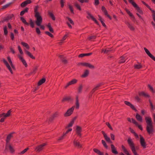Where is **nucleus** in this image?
Returning <instances> with one entry per match:
<instances>
[{
	"instance_id": "17",
	"label": "nucleus",
	"mask_w": 155,
	"mask_h": 155,
	"mask_svg": "<svg viewBox=\"0 0 155 155\" xmlns=\"http://www.w3.org/2000/svg\"><path fill=\"white\" fill-rule=\"evenodd\" d=\"M132 123L135 124V125L137 126L138 128L140 130H143V128L142 126L141 125H139L138 124V123L136 121V120L133 118L132 119Z\"/></svg>"
},
{
	"instance_id": "33",
	"label": "nucleus",
	"mask_w": 155,
	"mask_h": 155,
	"mask_svg": "<svg viewBox=\"0 0 155 155\" xmlns=\"http://www.w3.org/2000/svg\"><path fill=\"white\" fill-rule=\"evenodd\" d=\"M46 81V79L45 78H43L41 80H40L38 83V85L40 86L43 83H44Z\"/></svg>"
},
{
	"instance_id": "15",
	"label": "nucleus",
	"mask_w": 155,
	"mask_h": 155,
	"mask_svg": "<svg viewBox=\"0 0 155 155\" xmlns=\"http://www.w3.org/2000/svg\"><path fill=\"white\" fill-rule=\"evenodd\" d=\"M18 58H19L20 60L22 62L23 64L24 65L25 67H27L28 66V65L27 63L26 62L25 60L23 58L21 55H18Z\"/></svg>"
},
{
	"instance_id": "32",
	"label": "nucleus",
	"mask_w": 155,
	"mask_h": 155,
	"mask_svg": "<svg viewBox=\"0 0 155 155\" xmlns=\"http://www.w3.org/2000/svg\"><path fill=\"white\" fill-rule=\"evenodd\" d=\"M42 20L41 22H40L38 24L36 23V20L35 21V23L36 24V25L40 27V28L43 30H44L45 29V27L43 25H41V24L42 23Z\"/></svg>"
},
{
	"instance_id": "37",
	"label": "nucleus",
	"mask_w": 155,
	"mask_h": 155,
	"mask_svg": "<svg viewBox=\"0 0 155 155\" xmlns=\"http://www.w3.org/2000/svg\"><path fill=\"white\" fill-rule=\"evenodd\" d=\"M48 14L53 20H55V18L52 12H48Z\"/></svg>"
},
{
	"instance_id": "4",
	"label": "nucleus",
	"mask_w": 155,
	"mask_h": 155,
	"mask_svg": "<svg viewBox=\"0 0 155 155\" xmlns=\"http://www.w3.org/2000/svg\"><path fill=\"white\" fill-rule=\"evenodd\" d=\"M11 112V110H10L8 111L7 113L6 114L3 113L2 114H0V117H3L1 118L0 122L1 123L3 122L6 117H8L10 115Z\"/></svg>"
},
{
	"instance_id": "26",
	"label": "nucleus",
	"mask_w": 155,
	"mask_h": 155,
	"mask_svg": "<svg viewBox=\"0 0 155 155\" xmlns=\"http://www.w3.org/2000/svg\"><path fill=\"white\" fill-rule=\"evenodd\" d=\"M93 151L99 155H104L103 152H101L99 150L97 149L94 148L93 149Z\"/></svg>"
},
{
	"instance_id": "56",
	"label": "nucleus",
	"mask_w": 155,
	"mask_h": 155,
	"mask_svg": "<svg viewBox=\"0 0 155 155\" xmlns=\"http://www.w3.org/2000/svg\"><path fill=\"white\" fill-rule=\"evenodd\" d=\"M96 38V36L94 35H92L88 38V39L91 40H93L95 39Z\"/></svg>"
},
{
	"instance_id": "29",
	"label": "nucleus",
	"mask_w": 155,
	"mask_h": 155,
	"mask_svg": "<svg viewBox=\"0 0 155 155\" xmlns=\"http://www.w3.org/2000/svg\"><path fill=\"white\" fill-rule=\"evenodd\" d=\"M126 24L127 25L128 27L130 28V30L131 31H133L134 30L135 28L129 22H127V23H126Z\"/></svg>"
},
{
	"instance_id": "10",
	"label": "nucleus",
	"mask_w": 155,
	"mask_h": 155,
	"mask_svg": "<svg viewBox=\"0 0 155 155\" xmlns=\"http://www.w3.org/2000/svg\"><path fill=\"white\" fill-rule=\"evenodd\" d=\"M101 10L102 11L104 12V15L108 17L110 19V20L112 19V18L108 14L107 11L105 7L104 6H102L101 7Z\"/></svg>"
},
{
	"instance_id": "20",
	"label": "nucleus",
	"mask_w": 155,
	"mask_h": 155,
	"mask_svg": "<svg viewBox=\"0 0 155 155\" xmlns=\"http://www.w3.org/2000/svg\"><path fill=\"white\" fill-rule=\"evenodd\" d=\"M88 15H89V17L94 22L98 25H99V24L96 20V18H94L93 16H92L90 14L88 13Z\"/></svg>"
},
{
	"instance_id": "60",
	"label": "nucleus",
	"mask_w": 155,
	"mask_h": 155,
	"mask_svg": "<svg viewBox=\"0 0 155 155\" xmlns=\"http://www.w3.org/2000/svg\"><path fill=\"white\" fill-rule=\"evenodd\" d=\"M29 149V148H27L25 149L24 150H23L20 153V154H22L24 153H25Z\"/></svg>"
},
{
	"instance_id": "55",
	"label": "nucleus",
	"mask_w": 155,
	"mask_h": 155,
	"mask_svg": "<svg viewBox=\"0 0 155 155\" xmlns=\"http://www.w3.org/2000/svg\"><path fill=\"white\" fill-rule=\"evenodd\" d=\"M101 142L103 144L104 147L106 149H107L108 148V146L106 144L105 142L104 141V140H101Z\"/></svg>"
},
{
	"instance_id": "51",
	"label": "nucleus",
	"mask_w": 155,
	"mask_h": 155,
	"mask_svg": "<svg viewBox=\"0 0 155 155\" xmlns=\"http://www.w3.org/2000/svg\"><path fill=\"white\" fill-rule=\"evenodd\" d=\"M29 22L31 27L32 28H34V23L31 19H30Z\"/></svg>"
},
{
	"instance_id": "6",
	"label": "nucleus",
	"mask_w": 155,
	"mask_h": 155,
	"mask_svg": "<svg viewBox=\"0 0 155 155\" xmlns=\"http://www.w3.org/2000/svg\"><path fill=\"white\" fill-rule=\"evenodd\" d=\"M47 145L46 143H44L41 145H38L35 149V150L37 152L41 151L44 148V147Z\"/></svg>"
},
{
	"instance_id": "48",
	"label": "nucleus",
	"mask_w": 155,
	"mask_h": 155,
	"mask_svg": "<svg viewBox=\"0 0 155 155\" xmlns=\"http://www.w3.org/2000/svg\"><path fill=\"white\" fill-rule=\"evenodd\" d=\"M12 2L9 3H8L5 5H3V7H2V9H5L7 8L10 6V5L11 4H12Z\"/></svg>"
},
{
	"instance_id": "8",
	"label": "nucleus",
	"mask_w": 155,
	"mask_h": 155,
	"mask_svg": "<svg viewBox=\"0 0 155 155\" xmlns=\"http://www.w3.org/2000/svg\"><path fill=\"white\" fill-rule=\"evenodd\" d=\"M144 49L147 55L152 60L155 61V57L146 48H144Z\"/></svg>"
},
{
	"instance_id": "40",
	"label": "nucleus",
	"mask_w": 155,
	"mask_h": 155,
	"mask_svg": "<svg viewBox=\"0 0 155 155\" xmlns=\"http://www.w3.org/2000/svg\"><path fill=\"white\" fill-rule=\"evenodd\" d=\"M74 6L77 8V9H78L80 11L81 10V9L80 7V6L78 3L77 2H75L74 3Z\"/></svg>"
},
{
	"instance_id": "36",
	"label": "nucleus",
	"mask_w": 155,
	"mask_h": 155,
	"mask_svg": "<svg viewBox=\"0 0 155 155\" xmlns=\"http://www.w3.org/2000/svg\"><path fill=\"white\" fill-rule=\"evenodd\" d=\"M21 20V21L22 22L24 23L25 25H29V24L25 20V19L22 17H20Z\"/></svg>"
},
{
	"instance_id": "49",
	"label": "nucleus",
	"mask_w": 155,
	"mask_h": 155,
	"mask_svg": "<svg viewBox=\"0 0 155 155\" xmlns=\"http://www.w3.org/2000/svg\"><path fill=\"white\" fill-rule=\"evenodd\" d=\"M142 3L143 4H144V5H146L147 7L151 11V12H152V11H154V10L152 9L144 1H142Z\"/></svg>"
},
{
	"instance_id": "12",
	"label": "nucleus",
	"mask_w": 155,
	"mask_h": 155,
	"mask_svg": "<svg viewBox=\"0 0 155 155\" xmlns=\"http://www.w3.org/2000/svg\"><path fill=\"white\" fill-rule=\"evenodd\" d=\"M102 133L106 141L109 143H112V142L110 140V137L107 136L104 132L103 131H102Z\"/></svg>"
},
{
	"instance_id": "59",
	"label": "nucleus",
	"mask_w": 155,
	"mask_h": 155,
	"mask_svg": "<svg viewBox=\"0 0 155 155\" xmlns=\"http://www.w3.org/2000/svg\"><path fill=\"white\" fill-rule=\"evenodd\" d=\"M88 67L91 69H94V66L90 63H88Z\"/></svg>"
},
{
	"instance_id": "21",
	"label": "nucleus",
	"mask_w": 155,
	"mask_h": 155,
	"mask_svg": "<svg viewBox=\"0 0 155 155\" xmlns=\"http://www.w3.org/2000/svg\"><path fill=\"white\" fill-rule=\"evenodd\" d=\"M139 95L140 96H143L146 97H150V96L147 93H145L144 92L142 91L139 93Z\"/></svg>"
},
{
	"instance_id": "35",
	"label": "nucleus",
	"mask_w": 155,
	"mask_h": 155,
	"mask_svg": "<svg viewBox=\"0 0 155 155\" xmlns=\"http://www.w3.org/2000/svg\"><path fill=\"white\" fill-rule=\"evenodd\" d=\"M21 44L23 46L26 47L27 49H29V46L27 43L24 42H21Z\"/></svg>"
},
{
	"instance_id": "11",
	"label": "nucleus",
	"mask_w": 155,
	"mask_h": 155,
	"mask_svg": "<svg viewBox=\"0 0 155 155\" xmlns=\"http://www.w3.org/2000/svg\"><path fill=\"white\" fill-rule=\"evenodd\" d=\"M124 103L127 105L130 106L133 110H135V111H137V110L135 107L134 106L129 102L127 101H124Z\"/></svg>"
},
{
	"instance_id": "43",
	"label": "nucleus",
	"mask_w": 155,
	"mask_h": 155,
	"mask_svg": "<svg viewBox=\"0 0 155 155\" xmlns=\"http://www.w3.org/2000/svg\"><path fill=\"white\" fill-rule=\"evenodd\" d=\"M126 11L127 13L129 15V16L131 17L132 18H134V16L133 15L132 13H131L130 11H129L128 9H126Z\"/></svg>"
},
{
	"instance_id": "52",
	"label": "nucleus",
	"mask_w": 155,
	"mask_h": 155,
	"mask_svg": "<svg viewBox=\"0 0 155 155\" xmlns=\"http://www.w3.org/2000/svg\"><path fill=\"white\" fill-rule=\"evenodd\" d=\"M68 34H65L64 36L63 37V38L61 40L60 43H62L63 41L65 40L68 37Z\"/></svg>"
},
{
	"instance_id": "63",
	"label": "nucleus",
	"mask_w": 155,
	"mask_h": 155,
	"mask_svg": "<svg viewBox=\"0 0 155 155\" xmlns=\"http://www.w3.org/2000/svg\"><path fill=\"white\" fill-rule=\"evenodd\" d=\"M68 7H69V8L70 10L71 11V12L72 13L74 14V12L73 8L72 6L71 5H68Z\"/></svg>"
},
{
	"instance_id": "1",
	"label": "nucleus",
	"mask_w": 155,
	"mask_h": 155,
	"mask_svg": "<svg viewBox=\"0 0 155 155\" xmlns=\"http://www.w3.org/2000/svg\"><path fill=\"white\" fill-rule=\"evenodd\" d=\"M145 120L147 124L146 130L149 135L152 134L154 130L151 118L149 117H146Z\"/></svg>"
},
{
	"instance_id": "39",
	"label": "nucleus",
	"mask_w": 155,
	"mask_h": 155,
	"mask_svg": "<svg viewBox=\"0 0 155 155\" xmlns=\"http://www.w3.org/2000/svg\"><path fill=\"white\" fill-rule=\"evenodd\" d=\"M78 81L76 79H74L72 80L71 81L69 82V83L70 85H71L73 84H74L76 83Z\"/></svg>"
},
{
	"instance_id": "30",
	"label": "nucleus",
	"mask_w": 155,
	"mask_h": 155,
	"mask_svg": "<svg viewBox=\"0 0 155 155\" xmlns=\"http://www.w3.org/2000/svg\"><path fill=\"white\" fill-rule=\"evenodd\" d=\"M25 51L26 54H27L30 58L33 59H35V57H34L30 52L26 50H25Z\"/></svg>"
},
{
	"instance_id": "22",
	"label": "nucleus",
	"mask_w": 155,
	"mask_h": 155,
	"mask_svg": "<svg viewBox=\"0 0 155 155\" xmlns=\"http://www.w3.org/2000/svg\"><path fill=\"white\" fill-rule=\"evenodd\" d=\"M73 143L74 144L75 147H77L78 148H80L81 147V145L80 144V143L79 142H78L77 140H74V141Z\"/></svg>"
},
{
	"instance_id": "16",
	"label": "nucleus",
	"mask_w": 155,
	"mask_h": 155,
	"mask_svg": "<svg viewBox=\"0 0 155 155\" xmlns=\"http://www.w3.org/2000/svg\"><path fill=\"white\" fill-rule=\"evenodd\" d=\"M31 0H27L23 2L21 4V6L22 7H24L26 6L28 4L31 3Z\"/></svg>"
},
{
	"instance_id": "14",
	"label": "nucleus",
	"mask_w": 155,
	"mask_h": 155,
	"mask_svg": "<svg viewBox=\"0 0 155 155\" xmlns=\"http://www.w3.org/2000/svg\"><path fill=\"white\" fill-rule=\"evenodd\" d=\"M9 149L10 152L11 153H13L14 151V149L12 147L11 145L9 144H6L5 148V150H6L8 149Z\"/></svg>"
},
{
	"instance_id": "28",
	"label": "nucleus",
	"mask_w": 155,
	"mask_h": 155,
	"mask_svg": "<svg viewBox=\"0 0 155 155\" xmlns=\"http://www.w3.org/2000/svg\"><path fill=\"white\" fill-rule=\"evenodd\" d=\"M126 61L125 57L124 56L121 57L119 60V63L120 64L124 63Z\"/></svg>"
},
{
	"instance_id": "5",
	"label": "nucleus",
	"mask_w": 155,
	"mask_h": 155,
	"mask_svg": "<svg viewBox=\"0 0 155 155\" xmlns=\"http://www.w3.org/2000/svg\"><path fill=\"white\" fill-rule=\"evenodd\" d=\"M74 106H73L71 108L68 109L67 112L64 114V116L65 117H67L70 116L73 112Z\"/></svg>"
},
{
	"instance_id": "19",
	"label": "nucleus",
	"mask_w": 155,
	"mask_h": 155,
	"mask_svg": "<svg viewBox=\"0 0 155 155\" xmlns=\"http://www.w3.org/2000/svg\"><path fill=\"white\" fill-rule=\"evenodd\" d=\"M81 127L79 126H76V132L78 136H81Z\"/></svg>"
},
{
	"instance_id": "23",
	"label": "nucleus",
	"mask_w": 155,
	"mask_h": 155,
	"mask_svg": "<svg viewBox=\"0 0 155 155\" xmlns=\"http://www.w3.org/2000/svg\"><path fill=\"white\" fill-rule=\"evenodd\" d=\"M12 134L13 133H11L7 136L6 140V144H8L11 138L12 137Z\"/></svg>"
},
{
	"instance_id": "34",
	"label": "nucleus",
	"mask_w": 155,
	"mask_h": 155,
	"mask_svg": "<svg viewBox=\"0 0 155 155\" xmlns=\"http://www.w3.org/2000/svg\"><path fill=\"white\" fill-rule=\"evenodd\" d=\"M142 68V66L140 63L134 65V68L136 69H140Z\"/></svg>"
},
{
	"instance_id": "27",
	"label": "nucleus",
	"mask_w": 155,
	"mask_h": 155,
	"mask_svg": "<svg viewBox=\"0 0 155 155\" xmlns=\"http://www.w3.org/2000/svg\"><path fill=\"white\" fill-rule=\"evenodd\" d=\"M121 148L123 149L124 153H125V154H126L127 155H131L129 153L128 151L123 145H122Z\"/></svg>"
},
{
	"instance_id": "57",
	"label": "nucleus",
	"mask_w": 155,
	"mask_h": 155,
	"mask_svg": "<svg viewBox=\"0 0 155 155\" xmlns=\"http://www.w3.org/2000/svg\"><path fill=\"white\" fill-rule=\"evenodd\" d=\"M67 18L69 21L70 22V23L72 25H74V22L73 20L71 19V18L69 17H67Z\"/></svg>"
},
{
	"instance_id": "42",
	"label": "nucleus",
	"mask_w": 155,
	"mask_h": 155,
	"mask_svg": "<svg viewBox=\"0 0 155 155\" xmlns=\"http://www.w3.org/2000/svg\"><path fill=\"white\" fill-rule=\"evenodd\" d=\"M76 108L77 109L79 108V100L78 99V96H77L76 97Z\"/></svg>"
},
{
	"instance_id": "54",
	"label": "nucleus",
	"mask_w": 155,
	"mask_h": 155,
	"mask_svg": "<svg viewBox=\"0 0 155 155\" xmlns=\"http://www.w3.org/2000/svg\"><path fill=\"white\" fill-rule=\"evenodd\" d=\"M78 66L81 65L82 66H87V63L82 62L79 63H78Z\"/></svg>"
},
{
	"instance_id": "9",
	"label": "nucleus",
	"mask_w": 155,
	"mask_h": 155,
	"mask_svg": "<svg viewBox=\"0 0 155 155\" xmlns=\"http://www.w3.org/2000/svg\"><path fill=\"white\" fill-rule=\"evenodd\" d=\"M3 61L4 62V63L5 64V65H6V67L8 68V69L10 73L12 74H13V71L12 70V69L10 67L9 64H8V62H7V61L5 59H3Z\"/></svg>"
},
{
	"instance_id": "46",
	"label": "nucleus",
	"mask_w": 155,
	"mask_h": 155,
	"mask_svg": "<svg viewBox=\"0 0 155 155\" xmlns=\"http://www.w3.org/2000/svg\"><path fill=\"white\" fill-rule=\"evenodd\" d=\"M87 76V70H85L84 74L81 76L82 78H84Z\"/></svg>"
},
{
	"instance_id": "2",
	"label": "nucleus",
	"mask_w": 155,
	"mask_h": 155,
	"mask_svg": "<svg viewBox=\"0 0 155 155\" xmlns=\"http://www.w3.org/2000/svg\"><path fill=\"white\" fill-rule=\"evenodd\" d=\"M127 142L134 155H139L136 150L134 144L130 137L128 138Z\"/></svg>"
},
{
	"instance_id": "61",
	"label": "nucleus",
	"mask_w": 155,
	"mask_h": 155,
	"mask_svg": "<svg viewBox=\"0 0 155 155\" xmlns=\"http://www.w3.org/2000/svg\"><path fill=\"white\" fill-rule=\"evenodd\" d=\"M87 56V53H85V54H80L78 55V57L79 58H83L85 56Z\"/></svg>"
},
{
	"instance_id": "13",
	"label": "nucleus",
	"mask_w": 155,
	"mask_h": 155,
	"mask_svg": "<svg viewBox=\"0 0 155 155\" xmlns=\"http://www.w3.org/2000/svg\"><path fill=\"white\" fill-rule=\"evenodd\" d=\"M111 152H112L114 154H117L118 153V152L116 148L114 146L113 144H111L110 145Z\"/></svg>"
},
{
	"instance_id": "31",
	"label": "nucleus",
	"mask_w": 155,
	"mask_h": 155,
	"mask_svg": "<svg viewBox=\"0 0 155 155\" xmlns=\"http://www.w3.org/2000/svg\"><path fill=\"white\" fill-rule=\"evenodd\" d=\"M25 51L26 54H27L30 58L33 59H35V57H34L30 52L26 50H25Z\"/></svg>"
},
{
	"instance_id": "62",
	"label": "nucleus",
	"mask_w": 155,
	"mask_h": 155,
	"mask_svg": "<svg viewBox=\"0 0 155 155\" xmlns=\"http://www.w3.org/2000/svg\"><path fill=\"white\" fill-rule=\"evenodd\" d=\"M45 33L51 38L53 37V35L48 31H45Z\"/></svg>"
},
{
	"instance_id": "53",
	"label": "nucleus",
	"mask_w": 155,
	"mask_h": 155,
	"mask_svg": "<svg viewBox=\"0 0 155 155\" xmlns=\"http://www.w3.org/2000/svg\"><path fill=\"white\" fill-rule=\"evenodd\" d=\"M101 84H97L96 87H95L93 89V92H94L95 91L98 89L99 87L101 86Z\"/></svg>"
},
{
	"instance_id": "24",
	"label": "nucleus",
	"mask_w": 155,
	"mask_h": 155,
	"mask_svg": "<svg viewBox=\"0 0 155 155\" xmlns=\"http://www.w3.org/2000/svg\"><path fill=\"white\" fill-rule=\"evenodd\" d=\"M135 117L137 120L139 121L142 122L143 121L142 118V117L138 114L137 113Z\"/></svg>"
},
{
	"instance_id": "47",
	"label": "nucleus",
	"mask_w": 155,
	"mask_h": 155,
	"mask_svg": "<svg viewBox=\"0 0 155 155\" xmlns=\"http://www.w3.org/2000/svg\"><path fill=\"white\" fill-rule=\"evenodd\" d=\"M4 33L5 35H7L8 33V31L7 30V27L6 26H5L3 28Z\"/></svg>"
},
{
	"instance_id": "18",
	"label": "nucleus",
	"mask_w": 155,
	"mask_h": 155,
	"mask_svg": "<svg viewBox=\"0 0 155 155\" xmlns=\"http://www.w3.org/2000/svg\"><path fill=\"white\" fill-rule=\"evenodd\" d=\"M14 15L13 14H10L5 17L4 19V21H8L12 19V18L14 17Z\"/></svg>"
},
{
	"instance_id": "50",
	"label": "nucleus",
	"mask_w": 155,
	"mask_h": 155,
	"mask_svg": "<svg viewBox=\"0 0 155 155\" xmlns=\"http://www.w3.org/2000/svg\"><path fill=\"white\" fill-rule=\"evenodd\" d=\"M83 86L82 84H81L78 89V92L79 93L81 92L82 89L83 88Z\"/></svg>"
},
{
	"instance_id": "58",
	"label": "nucleus",
	"mask_w": 155,
	"mask_h": 155,
	"mask_svg": "<svg viewBox=\"0 0 155 155\" xmlns=\"http://www.w3.org/2000/svg\"><path fill=\"white\" fill-rule=\"evenodd\" d=\"M149 103L150 104V107H151V109H152V110H154V107H153V104L150 100V99H149Z\"/></svg>"
},
{
	"instance_id": "41",
	"label": "nucleus",
	"mask_w": 155,
	"mask_h": 155,
	"mask_svg": "<svg viewBox=\"0 0 155 155\" xmlns=\"http://www.w3.org/2000/svg\"><path fill=\"white\" fill-rule=\"evenodd\" d=\"M28 8H25L23 10L21 11L20 13V15L21 16L23 15L25 12H27L28 11Z\"/></svg>"
},
{
	"instance_id": "38",
	"label": "nucleus",
	"mask_w": 155,
	"mask_h": 155,
	"mask_svg": "<svg viewBox=\"0 0 155 155\" xmlns=\"http://www.w3.org/2000/svg\"><path fill=\"white\" fill-rule=\"evenodd\" d=\"M134 8L136 9V10H137V12L140 14H143V11L141 9H140V8L137 5V6L135 7Z\"/></svg>"
},
{
	"instance_id": "45",
	"label": "nucleus",
	"mask_w": 155,
	"mask_h": 155,
	"mask_svg": "<svg viewBox=\"0 0 155 155\" xmlns=\"http://www.w3.org/2000/svg\"><path fill=\"white\" fill-rule=\"evenodd\" d=\"M128 1L134 7L137 6V5L134 2L133 0H128Z\"/></svg>"
},
{
	"instance_id": "44",
	"label": "nucleus",
	"mask_w": 155,
	"mask_h": 155,
	"mask_svg": "<svg viewBox=\"0 0 155 155\" xmlns=\"http://www.w3.org/2000/svg\"><path fill=\"white\" fill-rule=\"evenodd\" d=\"M74 123V120H72L68 125L66 127V128H68L71 127L72 126L73 124Z\"/></svg>"
},
{
	"instance_id": "7",
	"label": "nucleus",
	"mask_w": 155,
	"mask_h": 155,
	"mask_svg": "<svg viewBox=\"0 0 155 155\" xmlns=\"http://www.w3.org/2000/svg\"><path fill=\"white\" fill-rule=\"evenodd\" d=\"M140 142L141 145L143 147V148H145L146 147V144L145 141V140L144 139L143 137L141 135H140Z\"/></svg>"
},
{
	"instance_id": "3",
	"label": "nucleus",
	"mask_w": 155,
	"mask_h": 155,
	"mask_svg": "<svg viewBox=\"0 0 155 155\" xmlns=\"http://www.w3.org/2000/svg\"><path fill=\"white\" fill-rule=\"evenodd\" d=\"M38 7H36L34 8V12L35 13V16L36 19V23L38 24L41 21L42 17L40 15L38 11Z\"/></svg>"
},
{
	"instance_id": "25",
	"label": "nucleus",
	"mask_w": 155,
	"mask_h": 155,
	"mask_svg": "<svg viewBox=\"0 0 155 155\" xmlns=\"http://www.w3.org/2000/svg\"><path fill=\"white\" fill-rule=\"evenodd\" d=\"M8 60V61L9 62V63L11 67L14 70H15V66L13 65V64L12 63V60L9 57H8L7 58Z\"/></svg>"
},
{
	"instance_id": "64",
	"label": "nucleus",
	"mask_w": 155,
	"mask_h": 155,
	"mask_svg": "<svg viewBox=\"0 0 155 155\" xmlns=\"http://www.w3.org/2000/svg\"><path fill=\"white\" fill-rule=\"evenodd\" d=\"M60 2L61 5V7L62 8H63L64 6V3L65 2L64 0H61Z\"/></svg>"
}]
</instances>
